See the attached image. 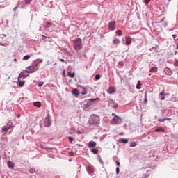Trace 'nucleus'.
<instances>
[{
    "label": "nucleus",
    "instance_id": "25",
    "mask_svg": "<svg viewBox=\"0 0 178 178\" xmlns=\"http://www.w3.org/2000/svg\"><path fill=\"white\" fill-rule=\"evenodd\" d=\"M159 98L161 101H163V99H165V96H163V91L160 93Z\"/></svg>",
    "mask_w": 178,
    "mask_h": 178
},
{
    "label": "nucleus",
    "instance_id": "37",
    "mask_svg": "<svg viewBox=\"0 0 178 178\" xmlns=\"http://www.w3.org/2000/svg\"><path fill=\"white\" fill-rule=\"evenodd\" d=\"M151 0H144V2H145V5H148L149 3V1H150Z\"/></svg>",
    "mask_w": 178,
    "mask_h": 178
},
{
    "label": "nucleus",
    "instance_id": "26",
    "mask_svg": "<svg viewBox=\"0 0 178 178\" xmlns=\"http://www.w3.org/2000/svg\"><path fill=\"white\" fill-rule=\"evenodd\" d=\"M28 59H30V55L29 54L24 56L22 58V60H28Z\"/></svg>",
    "mask_w": 178,
    "mask_h": 178
},
{
    "label": "nucleus",
    "instance_id": "9",
    "mask_svg": "<svg viewBox=\"0 0 178 178\" xmlns=\"http://www.w3.org/2000/svg\"><path fill=\"white\" fill-rule=\"evenodd\" d=\"M108 105L111 108H118V104L115 103V102L113 100H110L108 102Z\"/></svg>",
    "mask_w": 178,
    "mask_h": 178
},
{
    "label": "nucleus",
    "instance_id": "10",
    "mask_svg": "<svg viewBox=\"0 0 178 178\" xmlns=\"http://www.w3.org/2000/svg\"><path fill=\"white\" fill-rule=\"evenodd\" d=\"M12 127V126H3L1 128L2 133H4V134H6L8 133V130Z\"/></svg>",
    "mask_w": 178,
    "mask_h": 178
},
{
    "label": "nucleus",
    "instance_id": "12",
    "mask_svg": "<svg viewBox=\"0 0 178 178\" xmlns=\"http://www.w3.org/2000/svg\"><path fill=\"white\" fill-rule=\"evenodd\" d=\"M156 133H165V129H163L162 127H160L155 129Z\"/></svg>",
    "mask_w": 178,
    "mask_h": 178
},
{
    "label": "nucleus",
    "instance_id": "44",
    "mask_svg": "<svg viewBox=\"0 0 178 178\" xmlns=\"http://www.w3.org/2000/svg\"><path fill=\"white\" fill-rule=\"evenodd\" d=\"M117 166H120V163L119 161H116Z\"/></svg>",
    "mask_w": 178,
    "mask_h": 178
},
{
    "label": "nucleus",
    "instance_id": "15",
    "mask_svg": "<svg viewBox=\"0 0 178 178\" xmlns=\"http://www.w3.org/2000/svg\"><path fill=\"white\" fill-rule=\"evenodd\" d=\"M158 72V67H152L149 70V73H156Z\"/></svg>",
    "mask_w": 178,
    "mask_h": 178
},
{
    "label": "nucleus",
    "instance_id": "49",
    "mask_svg": "<svg viewBox=\"0 0 178 178\" xmlns=\"http://www.w3.org/2000/svg\"><path fill=\"white\" fill-rule=\"evenodd\" d=\"M0 45H1L2 47H5V44H2L0 42Z\"/></svg>",
    "mask_w": 178,
    "mask_h": 178
},
{
    "label": "nucleus",
    "instance_id": "46",
    "mask_svg": "<svg viewBox=\"0 0 178 178\" xmlns=\"http://www.w3.org/2000/svg\"><path fill=\"white\" fill-rule=\"evenodd\" d=\"M60 62H65V59H63V58H60Z\"/></svg>",
    "mask_w": 178,
    "mask_h": 178
},
{
    "label": "nucleus",
    "instance_id": "4",
    "mask_svg": "<svg viewBox=\"0 0 178 178\" xmlns=\"http://www.w3.org/2000/svg\"><path fill=\"white\" fill-rule=\"evenodd\" d=\"M112 116H114V118L111 121V124H119V123H122V118L116 115V114L113 113Z\"/></svg>",
    "mask_w": 178,
    "mask_h": 178
},
{
    "label": "nucleus",
    "instance_id": "27",
    "mask_svg": "<svg viewBox=\"0 0 178 178\" xmlns=\"http://www.w3.org/2000/svg\"><path fill=\"white\" fill-rule=\"evenodd\" d=\"M140 86H141V81H138V83H137V85H136V88H137L138 90H140V88H141V87H140Z\"/></svg>",
    "mask_w": 178,
    "mask_h": 178
},
{
    "label": "nucleus",
    "instance_id": "28",
    "mask_svg": "<svg viewBox=\"0 0 178 178\" xmlns=\"http://www.w3.org/2000/svg\"><path fill=\"white\" fill-rule=\"evenodd\" d=\"M88 170L90 173H94V168L92 167H88Z\"/></svg>",
    "mask_w": 178,
    "mask_h": 178
},
{
    "label": "nucleus",
    "instance_id": "48",
    "mask_svg": "<svg viewBox=\"0 0 178 178\" xmlns=\"http://www.w3.org/2000/svg\"><path fill=\"white\" fill-rule=\"evenodd\" d=\"M172 38H174V40H175V38H176V35H172Z\"/></svg>",
    "mask_w": 178,
    "mask_h": 178
},
{
    "label": "nucleus",
    "instance_id": "11",
    "mask_svg": "<svg viewBox=\"0 0 178 178\" xmlns=\"http://www.w3.org/2000/svg\"><path fill=\"white\" fill-rule=\"evenodd\" d=\"M29 74H26L24 71L21 72V73L19 74V79H26V77H28Z\"/></svg>",
    "mask_w": 178,
    "mask_h": 178
},
{
    "label": "nucleus",
    "instance_id": "58",
    "mask_svg": "<svg viewBox=\"0 0 178 178\" xmlns=\"http://www.w3.org/2000/svg\"><path fill=\"white\" fill-rule=\"evenodd\" d=\"M74 90H76V88H74Z\"/></svg>",
    "mask_w": 178,
    "mask_h": 178
},
{
    "label": "nucleus",
    "instance_id": "39",
    "mask_svg": "<svg viewBox=\"0 0 178 178\" xmlns=\"http://www.w3.org/2000/svg\"><path fill=\"white\" fill-rule=\"evenodd\" d=\"M165 120H166V119H165V118H163V119H159V120H158V122H165Z\"/></svg>",
    "mask_w": 178,
    "mask_h": 178
},
{
    "label": "nucleus",
    "instance_id": "23",
    "mask_svg": "<svg viewBox=\"0 0 178 178\" xmlns=\"http://www.w3.org/2000/svg\"><path fill=\"white\" fill-rule=\"evenodd\" d=\"M34 106H37V108H41V102H35L33 103Z\"/></svg>",
    "mask_w": 178,
    "mask_h": 178
},
{
    "label": "nucleus",
    "instance_id": "45",
    "mask_svg": "<svg viewBox=\"0 0 178 178\" xmlns=\"http://www.w3.org/2000/svg\"><path fill=\"white\" fill-rule=\"evenodd\" d=\"M87 93L86 92V90H84V92H82V95H86Z\"/></svg>",
    "mask_w": 178,
    "mask_h": 178
},
{
    "label": "nucleus",
    "instance_id": "36",
    "mask_svg": "<svg viewBox=\"0 0 178 178\" xmlns=\"http://www.w3.org/2000/svg\"><path fill=\"white\" fill-rule=\"evenodd\" d=\"M38 86V87H42V86H44V82H42V81L39 82Z\"/></svg>",
    "mask_w": 178,
    "mask_h": 178
},
{
    "label": "nucleus",
    "instance_id": "1",
    "mask_svg": "<svg viewBox=\"0 0 178 178\" xmlns=\"http://www.w3.org/2000/svg\"><path fill=\"white\" fill-rule=\"evenodd\" d=\"M43 61L42 58L36 59L32 63V65L26 67L25 72L26 73H34L38 70V65Z\"/></svg>",
    "mask_w": 178,
    "mask_h": 178
},
{
    "label": "nucleus",
    "instance_id": "20",
    "mask_svg": "<svg viewBox=\"0 0 178 178\" xmlns=\"http://www.w3.org/2000/svg\"><path fill=\"white\" fill-rule=\"evenodd\" d=\"M40 148H42V149H45L46 151H49V149H50V151H52V149H54L51 147H46L44 145H41Z\"/></svg>",
    "mask_w": 178,
    "mask_h": 178
},
{
    "label": "nucleus",
    "instance_id": "41",
    "mask_svg": "<svg viewBox=\"0 0 178 178\" xmlns=\"http://www.w3.org/2000/svg\"><path fill=\"white\" fill-rule=\"evenodd\" d=\"M148 102V100L147 99V97H145V100H144V104H147V102Z\"/></svg>",
    "mask_w": 178,
    "mask_h": 178
},
{
    "label": "nucleus",
    "instance_id": "42",
    "mask_svg": "<svg viewBox=\"0 0 178 178\" xmlns=\"http://www.w3.org/2000/svg\"><path fill=\"white\" fill-rule=\"evenodd\" d=\"M112 91L113 92H115V90H108V92H109V94H112Z\"/></svg>",
    "mask_w": 178,
    "mask_h": 178
},
{
    "label": "nucleus",
    "instance_id": "18",
    "mask_svg": "<svg viewBox=\"0 0 178 178\" xmlns=\"http://www.w3.org/2000/svg\"><path fill=\"white\" fill-rule=\"evenodd\" d=\"M115 34H117L118 37H122V35H123V32L122 31V30L118 29L115 31Z\"/></svg>",
    "mask_w": 178,
    "mask_h": 178
},
{
    "label": "nucleus",
    "instance_id": "51",
    "mask_svg": "<svg viewBox=\"0 0 178 178\" xmlns=\"http://www.w3.org/2000/svg\"><path fill=\"white\" fill-rule=\"evenodd\" d=\"M175 55H177V51H175Z\"/></svg>",
    "mask_w": 178,
    "mask_h": 178
},
{
    "label": "nucleus",
    "instance_id": "21",
    "mask_svg": "<svg viewBox=\"0 0 178 178\" xmlns=\"http://www.w3.org/2000/svg\"><path fill=\"white\" fill-rule=\"evenodd\" d=\"M7 165H8V168H15V163H13L12 161H8L7 163Z\"/></svg>",
    "mask_w": 178,
    "mask_h": 178
},
{
    "label": "nucleus",
    "instance_id": "33",
    "mask_svg": "<svg viewBox=\"0 0 178 178\" xmlns=\"http://www.w3.org/2000/svg\"><path fill=\"white\" fill-rule=\"evenodd\" d=\"M99 79H101V75L100 74H96L95 75V79L96 80H99Z\"/></svg>",
    "mask_w": 178,
    "mask_h": 178
},
{
    "label": "nucleus",
    "instance_id": "22",
    "mask_svg": "<svg viewBox=\"0 0 178 178\" xmlns=\"http://www.w3.org/2000/svg\"><path fill=\"white\" fill-rule=\"evenodd\" d=\"M67 76L69 77L73 78V77H74V76H76V74L74 72H68Z\"/></svg>",
    "mask_w": 178,
    "mask_h": 178
},
{
    "label": "nucleus",
    "instance_id": "55",
    "mask_svg": "<svg viewBox=\"0 0 178 178\" xmlns=\"http://www.w3.org/2000/svg\"><path fill=\"white\" fill-rule=\"evenodd\" d=\"M63 75L65 74V71H63Z\"/></svg>",
    "mask_w": 178,
    "mask_h": 178
},
{
    "label": "nucleus",
    "instance_id": "16",
    "mask_svg": "<svg viewBox=\"0 0 178 178\" xmlns=\"http://www.w3.org/2000/svg\"><path fill=\"white\" fill-rule=\"evenodd\" d=\"M113 45H119L120 44V40L115 38L113 40Z\"/></svg>",
    "mask_w": 178,
    "mask_h": 178
},
{
    "label": "nucleus",
    "instance_id": "19",
    "mask_svg": "<svg viewBox=\"0 0 178 178\" xmlns=\"http://www.w3.org/2000/svg\"><path fill=\"white\" fill-rule=\"evenodd\" d=\"M72 92L75 97H79V95L80 94L78 90H72Z\"/></svg>",
    "mask_w": 178,
    "mask_h": 178
},
{
    "label": "nucleus",
    "instance_id": "50",
    "mask_svg": "<svg viewBox=\"0 0 178 178\" xmlns=\"http://www.w3.org/2000/svg\"><path fill=\"white\" fill-rule=\"evenodd\" d=\"M166 120H172V118H165Z\"/></svg>",
    "mask_w": 178,
    "mask_h": 178
},
{
    "label": "nucleus",
    "instance_id": "14",
    "mask_svg": "<svg viewBox=\"0 0 178 178\" xmlns=\"http://www.w3.org/2000/svg\"><path fill=\"white\" fill-rule=\"evenodd\" d=\"M18 83H19V87H23V86H24V83H26V82L24 81H23V79L22 78L18 77Z\"/></svg>",
    "mask_w": 178,
    "mask_h": 178
},
{
    "label": "nucleus",
    "instance_id": "34",
    "mask_svg": "<svg viewBox=\"0 0 178 178\" xmlns=\"http://www.w3.org/2000/svg\"><path fill=\"white\" fill-rule=\"evenodd\" d=\"M19 3H18L17 4V6L13 8V12H16L17 8H19Z\"/></svg>",
    "mask_w": 178,
    "mask_h": 178
},
{
    "label": "nucleus",
    "instance_id": "17",
    "mask_svg": "<svg viewBox=\"0 0 178 178\" xmlns=\"http://www.w3.org/2000/svg\"><path fill=\"white\" fill-rule=\"evenodd\" d=\"M45 24H47V28L49 29V27H55V24L49 22H46Z\"/></svg>",
    "mask_w": 178,
    "mask_h": 178
},
{
    "label": "nucleus",
    "instance_id": "8",
    "mask_svg": "<svg viewBox=\"0 0 178 178\" xmlns=\"http://www.w3.org/2000/svg\"><path fill=\"white\" fill-rule=\"evenodd\" d=\"M131 41H132V39H131V37L130 36H126L125 37V45H131Z\"/></svg>",
    "mask_w": 178,
    "mask_h": 178
},
{
    "label": "nucleus",
    "instance_id": "47",
    "mask_svg": "<svg viewBox=\"0 0 178 178\" xmlns=\"http://www.w3.org/2000/svg\"><path fill=\"white\" fill-rule=\"evenodd\" d=\"M47 65H51V62H49V61H47V64H46Z\"/></svg>",
    "mask_w": 178,
    "mask_h": 178
},
{
    "label": "nucleus",
    "instance_id": "2",
    "mask_svg": "<svg viewBox=\"0 0 178 178\" xmlns=\"http://www.w3.org/2000/svg\"><path fill=\"white\" fill-rule=\"evenodd\" d=\"M73 41V45L74 49L76 51V52H79L80 49H81V43H82V40L80 38H77L75 40H72Z\"/></svg>",
    "mask_w": 178,
    "mask_h": 178
},
{
    "label": "nucleus",
    "instance_id": "52",
    "mask_svg": "<svg viewBox=\"0 0 178 178\" xmlns=\"http://www.w3.org/2000/svg\"><path fill=\"white\" fill-rule=\"evenodd\" d=\"M14 62H17V59L14 58Z\"/></svg>",
    "mask_w": 178,
    "mask_h": 178
},
{
    "label": "nucleus",
    "instance_id": "35",
    "mask_svg": "<svg viewBox=\"0 0 178 178\" xmlns=\"http://www.w3.org/2000/svg\"><path fill=\"white\" fill-rule=\"evenodd\" d=\"M136 145H137V143H136V142H132L130 144V147H136Z\"/></svg>",
    "mask_w": 178,
    "mask_h": 178
},
{
    "label": "nucleus",
    "instance_id": "30",
    "mask_svg": "<svg viewBox=\"0 0 178 178\" xmlns=\"http://www.w3.org/2000/svg\"><path fill=\"white\" fill-rule=\"evenodd\" d=\"M29 173H31V174L35 173V169L34 168L29 169Z\"/></svg>",
    "mask_w": 178,
    "mask_h": 178
},
{
    "label": "nucleus",
    "instance_id": "6",
    "mask_svg": "<svg viewBox=\"0 0 178 178\" xmlns=\"http://www.w3.org/2000/svg\"><path fill=\"white\" fill-rule=\"evenodd\" d=\"M108 30L110 31H115L116 30V22L115 21H111L108 24Z\"/></svg>",
    "mask_w": 178,
    "mask_h": 178
},
{
    "label": "nucleus",
    "instance_id": "3",
    "mask_svg": "<svg viewBox=\"0 0 178 178\" xmlns=\"http://www.w3.org/2000/svg\"><path fill=\"white\" fill-rule=\"evenodd\" d=\"M99 101H101L99 98L89 99L87 101L86 106L88 107L95 106L98 104V102H99Z\"/></svg>",
    "mask_w": 178,
    "mask_h": 178
},
{
    "label": "nucleus",
    "instance_id": "57",
    "mask_svg": "<svg viewBox=\"0 0 178 178\" xmlns=\"http://www.w3.org/2000/svg\"><path fill=\"white\" fill-rule=\"evenodd\" d=\"M1 156H0V160H1Z\"/></svg>",
    "mask_w": 178,
    "mask_h": 178
},
{
    "label": "nucleus",
    "instance_id": "7",
    "mask_svg": "<svg viewBox=\"0 0 178 178\" xmlns=\"http://www.w3.org/2000/svg\"><path fill=\"white\" fill-rule=\"evenodd\" d=\"M92 124H99V116L93 115L91 120Z\"/></svg>",
    "mask_w": 178,
    "mask_h": 178
},
{
    "label": "nucleus",
    "instance_id": "32",
    "mask_svg": "<svg viewBox=\"0 0 178 178\" xmlns=\"http://www.w3.org/2000/svg\"><path fill=\"white\" fill-rule=\"evenodd\" d=\"M70 156H74L76 155V153L73 151L70 152Z\"/></svg>",
    "mask_w": 178,
    "mask_h": 178
},
{
    "label": "nucleus",
    "instance_id": "53",
    "mask_svg": "<svg viewBox=\"0 0 178 178\" xmlns=\"http://www.w3.org/2000/svg\"><path fill=\"white\" fill-rule=\"evenodd\" d=\"M8 134H12V131H8Z\"/></svg>",
    "mask_w": 178,
    "mask_h": 178
},
{
    "label": "nucleus",
    "instance_id": "40",
    "mask_svg": "<svg viewBox=\"0 0 178 178\" xmlns=\"http://www.w3.org/2000/svg\"><path fill=\"white\" fill-rule=\"evenodd\" d=\"M119 172H120V169H119V168H116V173H117V175H119Z\"/></svg>",
    "mask_w": 178,
    "mask_h": 178
},
{
    "label": "nucleus",
    "instance_id": "56",
    "mask_svg": "<svg viewBox=\"0 0 178 178\" xmlns=\"http://www.w3.org/2000/svg\"><path fill=\"white\" fill-rule=\"evenodd\" d=\"M149 76H151V74H149Z\"/></svg>",
    "mask_w": 178,
    "mask_h": 178
},
{
    "label": "nucleus",
    "instance_id": "29",
    "mask_svg": "<svg viewBox=\"0 0 178 178\" xmlns=\"http://www.w3.org/2000/svg\"><path fill=\"white\" fill-rule=\"evenodd\" d=\"M91 152H92V154H98V149H91Z\"/></svg>",
    "mask_w": 178,
    "mask_h": 178
},
{
    "label": "nucleus",
    "instance_id": "43",
    "mask_svg": "<svg viewBox=\"0 0 178 178\" xmlns=\"http://www.w3.org/2000/svg\"><path fill=\"white\" fill-rule=\"evenodd\" d=\"M174 65H175V66H178V60L175 61V63H174Z\"/></svg>",
    "mask_w": 178,
    "mask_h": 178
},
{
    "label": "nucleus",
    "instance_id": "13",
    "mask_svg": "<svg viewBox=\"0 0 178 178\" xmlns=\"http://www.w3.org/2000/svg\"><path fill=\"white\" fill-rule=\"evenodd\" d=\"M89 148H94V147H97V143L94 141H90L88 144Z\"/></svg>",
    "mask_w": 178,
    "mask_h": 178
},
{
    "label": "nucleus",
    "instance_id": "24",
    "mask_svg": "<svg viewBox=\"0 0 178 178\" xmlns=\"http://www.w3.org/2000/svg\"><path fill=\"white\" fill-rule=\"evenodd\" d=\"M120 143H123L124 144H127L129 143V140L126 138L120 139Z\"/></svg>",
    "mask_w": 178,
    "mask_h": 178
},
{
    "label": "nucleus",
    "instance_id": "38",
    "mask_svg": "<svg viewBox=\"0 0 178 178\" xmlns=\"http://www.w3.org/2000/svg\"><path fill=\"white\" fill-rule=\"evenodd\" d=\"M31 1L33 0H25V3H27L28 5L31 3Z\"/></svg>",
    "mask_w": 178,
    "mask_h": 178
},
{
    "label": "nucleus",
    "instance_id": "5",
    "mask_svg": "<svg viewBox=\"0 0 178 178\" xmlns=\"http://www.w3.org/2000/svg\"><path fill=\"white\" fill-rule=\"evenodd\" d=\"M52 123V121H51V116L49 115V113L47 114V116L44 119V124L45 127H49Z\"/></svg>",
    "mask_w": 178,
    "mask_h": 178
},
{
    "label": "nucleus",
    "instance_id": "54",
    "mask_svg": "<svg viewBox=\"0 0 178 178\" xmlns=\"http://www.w3.org/2000/svg\"><path fill=\"white\" fill-rule=\"evenodd\" d=\"M17 118H20V114H19V115H17Z\"/></svg>",
    "mask_w": 178,
    "mask_h": 178
},
{
    "label": "nucleus",
    "instance_id": "31",
    "mask_svg": "<svg viewBox=\"0 0 178 178\" xmlns=\"http://www.w3.org/2000/svg\"><path fill=\"white\" fill-rule=\"evenodd\" d=\"M68 140L70 143H73V141H74V138L71 136L68 137Z\"/></svg>",
    "mask_w": 178,
    "mask_h": 178
}]
</instances>
